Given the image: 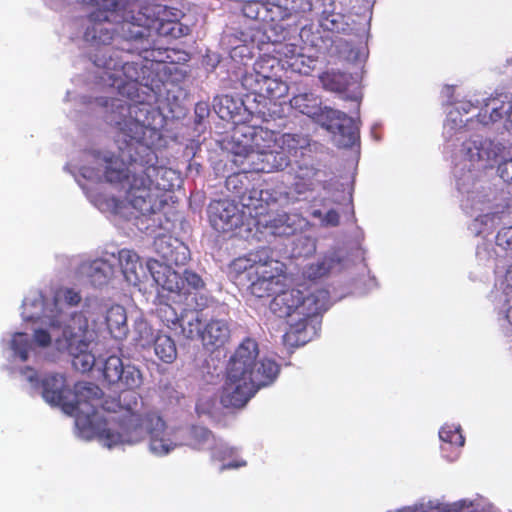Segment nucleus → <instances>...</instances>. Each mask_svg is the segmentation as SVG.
<instances>
[{
    "label": "nucleus",
    "instance_id": "obj_1",
    "mask_svg": "<svg viewBox=\"0 0 512 512\" xmlns=\"http://www.w3.org/2000/svg\"><path fill=\"white\" fill-rule=\"evenodd\" d=\"M115 127L121 157L131 166L126 199L141 214H152L160 193L174 188L175 171L158 165L153 149L161 133L149 122V107L143 104L129 108L128 118L115 121Z\"/></svg>",
    "mask_w": 512,
    "mask_h": 512
},
{
    "label": "nucleus",
    "instance_id": "obj_2",
    "mask_svg": "<svg viewBox=\"0 0 512 512\" xmlns=\"http://www.w3.org/2000/svg\"><path fill=\"white\" fill-rule=\"evenodd\" d=\"M258 343L245 338L231 356L222 387L220 402L226 408H242L262 387L272 384L280 372L279 364L269 358L258 360Z\"/></svg>",
    "mask_w": 512,
    "mask_h": 512
},
{
    "label": "nucleus",
    "instance_id": "obj_3",
    "mask_svg": "<svg viewBox=\"0 0 512 512\" xmlns=\"http://www.w3.org/2000/svg\"><path fill=\"white\" fill-rule=\"evenodd\" d=\"M127 48H107L102 54L93 56V63L98 68L103 69L99 78L111 88H115L117 93L132 103L120 104L117 107L121 109L122 117L118 121L128 118L129 108L133 105H147L149 107V122L152 124L155 112L151 105L141 100L139 90L141 87L154 91L160 87L161 79L157 73L153 72L152 67L145 64L129 60L132 45L127 42Z\"/></svg>",
    "mask_w": 512,
    "mask_h": 512
},
{
    "label": "nucleus",
    "instance_id": "obj_4",
    "mask_svg": "<svg viewBox=\"0 0 512 512\" xmlns=\"http://www.w3.org/2000/svg\"><path fill=\"white\" fill-rule=\"evenodd\" d=\"M329 299L328 290L305 283L277 293L270 302V310L287 319L284 342L294 347L306 344L310 340L309 323L328 309Z\"/></svg>",
    "mask_w": 512,
    "mask_h": 512
},
{
    "label": "nucleus",
    "instance_id": "obj_5",
    "mask_svg": "<svg viewBox=\"0 0 512 512\" xmlns=\"http://www.w3.org/2000/svg\"><path fill=\"white\" fill-rule=\"evenodd\" d=\"M290 105L301 114L316 118L326 130L338 132L341 147L350 148L359 142V127L355 120L340 110L327 106L321 107L320 100L314 93L304 92L294 95L290 99Z\"/></svg>",
    "mask_w": 512,
    "mask_h": 512
},
{
    "label": "nucleus",
    "instance_id": "obj_6",
    "mask_svg": "<svg viewBox=\"0 0 512 512\" xmlns=\"http://www.w3.org/2000/svg\"><path fill=\"white\" fill-rule=\"evenodd\" d=\"M81 4L90 5L95 8L88 16V25L84 32V40L95 48L90 53V59L93 61L95 54H102L103 50L113 48L110 46L114 39L116 29L115 24L124 22L129 27L128 20L120 13L119 0H79Z\"/></svg>",
    "mask_w": 512,
    "mask_h": 512
},
{
    "label": "nucleus",
    "instance_id": "obj_7",
    "mask_svg": "<svg viewBox=\"0 0 512 512\" xmlns=\"http://www.w3.org/2000/svg\"><path fill=\"white\" fill-rule=\"evenodd\" d=\"M306 140L297 134L280 135L277 148L261 152H250L242 158H233V163L244 172L274 173L285 170Z\"/></svg>",
    "mask_w": 512,
    "mask_h": 512
},
{
    "label": "nucleus",
    "instance_id": "obj_8",
    "mask_svg": "<svg viewBox=\"0 0 512 512\" xmlns=\"http://www.w3.org/2000/svg\"><path fill=\"white\" fill-rule=\"evenodd\" d=\"M147 268L155 281L160 287V298L171 299L174 302L182 297L188 298L204 294L205 282L202 277L192 270H184L183 275L172 269V266L161 263L157 259H150L147 262Z\"/></svg>",
    "mask_w": 512,
    "mask_h": 512
},
{
    "label": "nucleus",
    "instance_id": "obj_9",
    "mask_svg": "<svg viewBox=\"0 0 512 512\" xmlns=\"http://www.w3.org/2000/svg\"><path fill=\"white\" fill-rule=\"evenodd\" d=\"M150 8L145 7L137 16H131L134 22H129L128 32L134 41L147 42L152 32L159 36L179 38L186 34L187 27L178 21V13L167 7L159 8L157 16L151 17Z\"/></svg>",
    "mask_w": 512,
    "mask_h": 512
},
{
    "label": "nucleus",
    "instance_id": "obj_10",
    "mask_svg": "<svg viewBox=\"0 0 512 512\" xmlns=\"http://www.w3.org/2000/svg\"><path fill=\"white\" fill-rule=\"evenodd\" d=\"M165 422L156 415H148L146 419H132L128 423L125 432L121 435L108 434L112 444H134L140 442L146 435L150 437V450L156 455H165L173 449V444L169 438H166Z\"/></svg>",
    "mask_w": 512,
    "mask_h": 512
},
{
    "label": "nucleus",
    "instance_id": "obj_11",
    "mask_svg": "<svg viewBox=\"0 0 512 512\" xmlns=\"http://www.w3.org/2000/svg\"><path fill=\"white\" fill-rule=\"evenodd\" d=\"M251 265V294L258 297H269L274 285L284 273V264L274 258L270 247L262 246L248 252Z\"/></svg>",
    "mask_w": 512,
    "mask_h": 512
},
{
    "label": "nucleus",
    "instance_id": "obj_12",
    "mask_svg": "<svg viewBox=\"0 0 512 512\" xmlns=\"http://www.w3.org/2000/svg\"><path fill=\"white\" fill-rule=\"evenodd\" d=\"M251 265V294L258 297H269L274 285L284 273V264L274 258L270 247L262 246L248 252Z\"/></svg>",
    "mask_w": 512,
    "mask_h": 512
},
{
    "label": "nucleus",
    "instance_id": "obj_13",
    "mask_svg": "<svg viewBox=\"0 0 512 512\" xmlns=\"http://www.w3.org/2000/svg\"><path fill=\"white\" fill-rule=\"evenodd\" d=\"M120 393L117 397H108L104 399L102 408L105 411L113 413H121V416L117 419L119 424L118 430L114 431L110 428L103 429L99 436L105 441L108 447L114 446L108 434L121 435L125 432L128 423L132 422V419H146V416L153 415L152 413L141 414L138 408L141 406L140 395L136 392L137 388L129 387H118Z\"/></svg>",
    "mask_w": 512,
    "mask_h": 512
},
{
    "label": "nucleus",
    "instance_id": "obj_14",
    "mask_svg": "<svg viewBox=\"0 0 512 512\" xmlns=\"http://www.w3.org/2000/svg\"><path fill=\"white\" fill-rule=\"evenodd\" d=\"M231 138L233 158L277 148L280 143V136L275 131L246 123L235 126Z\"/></svg>",
    "mask_w": 512,
    "mask_h": 512
},
{
    "label": "nucleus",
    "instance_id": "obj_15",
    "mask_svg": "<svg viewBox=\"0 0 512 512\" xmlns=\"http://www.w3.org/2000/svg\"><path fill=\"white\" fill-rule=\"evenodd\" d=\"M102 375L110 386L139 388L142 384V375L135 366H124L118 356H109L103 365Z\"/></svg>",
    "mask_w": 512,
    "mask_h": 512
},
{
    "label": "nucleus",
    "instance_id": "obj_16",
    "mask_svg": "<svg viewBox=\"0 0 512 512\" xmlns=\"http://www.w3.org/2000/svg\"><path fill=\"white\" fill-rule=\"evenodd\" d=\"M469 161L482 162L484 168H492L498 162L504 147L491 139L475 135L462 144Z\"/></svg>",
    "mask_w": 512,
    "mask_h": 512
},
{
    "label": "nucleus",
    "instance_id": "obj_17",
    "mask_svg": "<svg viewBox=\"0 0 512 512\" xmlns=\"http://www.w3.org/2000/svg\"><path fill=\"white\" fill-rule=\"evenodd\" d=\"M192 301L193 308L183 309L181 311V320L179 322L178 329H180V334L186 339L201 340L204 327L202 324V311L209 306L211 298L204 293L199 294L197 297H193Z\"/></svg>",
    "mask_w": 512,
    "mask_h": 512
},
{
    "label": "nucleus",
    "instance_id": "obj_18",
    "mask_svg": "<svg viewBox=\"0 0 512 512\" xmlns=\"http://www.w3.org/2000/svg\"><path fill=\"white\" fill-rule=\"evenodd\" d=\"M102 397V390L95 384L89 382H78L74 386L70 404L72 408L67 407L68 414H83L90 417L97 412V402Z\"/></svg>",
    "mask_w": 512,
    "mask_h": 512
},
{
    "label": "nucleus",
    "instance_id": "obj_19",
    "mask_svg": "<svg viewBox=\"0 0 512 512\" xmlns=\"http://www.w3.org/2000/svg\"><path fill=\"white\" fill-rule=\"evenodd\" d=\"M211 226L217 232H228L238 227L241 221L238 206L228 199L213 200L208 206Z\"/></svg>",
    "mask_w": 512,
    "mask_h": 512
},
{
    "label": "nucleus",
    "instance_id": "obj_20",
    "mask_svg": "<svg viewBox=\"0 0 512 512\" xmlns=\"http://www.w3.org/2000/svg\"><path fill=\"white\" fill-rule=\"evenodd\" d=\"M62 337L58 345L69 354L88 349L91 339L87 319L82 314H74L71 322L63 329Z\"/></svg>",
    "mask_w": 512,
    "mask_h": 512
},
{
    "label": "nucleus",
    "instance_id": "obj_21",
    "mask_svg": "<svg viewBox=\"0 0 512 512\" xmlns=\"http://www.w3.org/2000/svg\"><path fill=\"white\" fill-rule=\"evenodd\" d=\"M302 221L298 214L281 211L259 217L257 224L271 235L289 237L301 230Z\"/></svg>",
    "mask_w": 512,
    "mask_h": 512
},
{
    "label": "nucleus",
    "instance_id": "obj_22",
    "mask_svg": "<svg viewBox=\"0 0 512 512\" xmlns=\"http://www.w3.org/2000/svg\"><path fill=\"white\" fill-rule=\"evenodd\" d=\"M154 247L157 255L163 264L168 266H183L190 259V251L178 238L162 234L156 237Z\"/></svg>",
    "mask_w": 512,
    "mask_h": 512
},
{
    "label": "nucleus",
    "instance_id": "obj_23",
    "mask_svg": "<svg viewBox=\"0 0 512 512\" xmlns=\"http://www.w3.org/2000/svg\"><path fill=\"white\" fill-rule=\"evenodd\" d=\"M239 172L229 175L225 181V186L235 198H237L244 207L257 209L261 207L264 190L255 188L249 189L247 174L239 168Z\"/></svg>",
    "mask_w": 512,
    "mask_h": 512
},
{
    "label": "nucleus",
    "instance_id": "obj_24",
    "mask_svg": "<svg viewBox=\"0 0 512 512\" xmlns=\"http://www.w3.org/2000/svg\"><path fill=\"white\" fill-rule=\"evenodd\" d=\"M139 332V341L142 347H145L153 340L154 351L157 357L164 363H172L177 358V348L174 340L165 334H158L155 338L153 337L152 328L146 323L141 322L136 326Z\"/></svg>",
    "mask_w": 512,
    "mask_h": 512
},
{
    "label": "nucleus",
    "instance_id": "obj_25",
    "mask_svg": "<svg viewBox=\"0 0 512 512\" xmlns=\"http://www.w3.org/2000/svg\"><path fill=\"white\" fill-rule=\"evenodd\" d=\"M272 21L293 19L300 22L313 11L312 0H268Z\"/></svg>",
    "mask_w": 512,
    "mask_h": 512
},
{
    "label": "nucleus",
    "instance_id": "obj_26",
    "mask_svg": "<svg viewBox=\"0 0 512 512\" xmlns=\"http://www.w3.org/2000/svg\"><path fill=\"white\" fill-rule=\"evenodd\" d=\"M42 396L46 402L53 406H60L64 412L66 408H72L70 398L72 390L66 385V379L62 374L46 375L42 381Z\"/></svg>",
    "mask_w": 512,
    "mask_h": 512
},
{
    "label": "nucleus",
    "instance_id": "obj_27",
    "mask_svg": "<svg viewBox=\"0 0 512 512\" xmlns=\"http://www.w3.org/2000/svg\"><path fill=\"white\" fill-rule=\"evenodd\" d=\"M261 69H263V62L257 61L253 69L242 76L241 84L249 94L272 98L274 97L273 85L276 84V80L263 73Z\"/></svg>",
    "mask_w": 512,
    "mask_h": 512
},
{
    "label": "nucleus",
    "instance_id": "obj_28",
    "mask_svg": "<svg viewBox=\"0 0 512 512\" xmlns=\"http://www.w3.org/2000/svg\"><path fill=\"white\" fill-rule=\"evenodd\" d=\"M504 116L512 125V99L503 94L495 98H489L477 115L478 121L483 125L500 121Z\"/></svg>",
    "mask_w": 512,
    "mask_h": 512
},
{
    "label": "nucleus",
    "instance_id": "obj_29",
    "mask_svg": "<svg viewBox=\"0 0 512 512\" xmlns=\"http://www.w3.org/2000/svg\"><path fill=\"white\" fill-rule=\"evenodd\" d=\"M230 339V327L226 320L211 318L203 327L202 343L209 349H219Z\"/></svg>",
    "mask_w": 512,
    "mask_h": 512
},
{
    "label": "nucleus",
    "instance_id": "obj_30",
    "mask_svg": "<svg viewBox=\"0 0 512 512\" xmlns=\"http://www.w3.org/2000/svg\"><path fill=\"white\" fill-rule=\"evenodd\" d=\"M105 323L113 338L122 340L127 336V315L126 310L122 305L115 304L106 310Z\"/></svg>",
    "mask_w": 512,
    "mask_h": 512
},
{
    "label": "nucleus",
    "instance_id": "obj_31",
    "mask_svg": "<svg viewBox=\"0 0 512 512\" xmlns=\"http://www.w3.org/2000/svg\"><path fill=\"white\" fill-rule=\"evenodd\" d=\"M320 170L313 166H299L292 184L295 193L301 195L314 191L320 184Z\"/></svg>",
    "mask_w": 512,
    "mask_h": 512
},
{
    "label": "nucleus",
    "instance_id": "obj_32",
    "mask_svg": "<svg viewBox=\"0 0 512 512\" xmlns=\"http://www.w3.org/2000/svg\"><path fill=\"white\" fill-rule=\"evenodd\" d=\"M251 265L248 253L234 258L228 265V276L237 285L251 292Z\"/></svg>",
    "mask_w": 512,
    "mask_h": 512
},
{
    "label": "nucleus",
    "instance_id": "obj_33",
    "mask_svg": "<svg viewBox=\"0 0 512 512\" xmlns=\"http://www.w3.org/2000/svg\"><path fill=\"white\" fill-rule=\"evenodd\" d=\"M118 262L121 271L128 282L139 280V271L143 269L142 261L139 255L131 249H121L118 252Z\"/></svg>",
    "mask_w": 512,
    "mask_h": 512
},
{
    "label": "nucleus",
    "instance_id": "obj_34",
    "mask_svg": "<svg viewBox=\"0 0 512 512\" xmlns=\"http://www.w3.org/2000/svg\"><path fill=\"white\" fill-rule=\"evenodd\" d=\"M143 43L141 42V44ZM134 48L139 50V56L143 58L145 64L152 67L154 73L158 74L161 66H164L166 63H173L168 49H150L144 45H141V47L135 46Z\"/></svg>",
    "mask_w": 512,
    "mask_h": 512
},
{
    "label": "nucleus",
    "instance_id": "obj_35",
    "mask_svg": "<svg viewBox=\"0 0 512 512\" xmlns=\"http://www.w3.org/2000/svg\"><path fill=\"white\" fill-rule=\"evenodd\" d=\"M339 260L331 255H324L316 262L308 264L303 270L304 278L316 281L327 276Z\"/></svg>",
    "mask_w": 512,
    "mask_h": 512
},
{
    "label": "nucleus",
    "instance_id": "obj_36",
    "mask_svg": "<svg viewBox=\"0 0 512 512\" xmlns=\"http://www.w3.org/2000/svg\"><path fill=\"white\" fill-rule=\"evenodd\" d=\"M113 275L114 266L107 260L96 259L89 266L88 277L95 287L107 284Z\"/></svg>",
    "mask_w": 512,
    "mask_h": 512
},
{
    "label": "nucleus",
    "instance_id": "obj_37",
    "mask_svg": "<svg viewBox=\"0 0 512 512\" xmlns=\"http://www.w3.org/2000/svg\"><path fill=\"white\" fill-rule=\"evenodd\" d=\"M319 80L325 90L342 93L349 85V77L339 71H326L319 76Z\"/></svg>",
    "mask_w": 512,
    "mask_h": 512
},
{
    "label": "nucleus",
    "instance_id": "obj_38",
    "mask_svg": "<svg viewBox=\"0 0 512 512\" xmlns=\"http://www.w3.org/2000/svg\"><path fill=\"white\" fill-rule=\"evenodd\" d=\"M118 149L120 148L118 147ZM119 157L121 159L120 163L110 159L106 166L104 177L109 183H121L124 179L130 180L131 178V176H129L131 166L127 161H123L121 150H119Z\"/></svg>",
    "mask_w": 512,
    "mask_h": 512
},
{
    "label": "nucleus",
    "instance_id": "obj_39",
    "mask_svg": "<svg viewBox=\"0 0 512 512\" xmlns=\"http://www.w3.org/2000/svg\"><path fill=\"white\" fill-rule=\"evenodd\" d=\"M318 22L324 31L340 34L349 30V24L345 20V15L341 12H335L327 17H318Z\"/></svg>",
    "mask_w": 512,
    "mask_h": 512
},
{
    "label": "nucleus",
    "instance_id": "obj_40",
    "mask_svg": "<svg viewBox=\"0 0 512 512\" xmlns=\"http://www.w3.org/2000/svg\"><path fill=\"white\" fill-rule=\"evenodd\" d=\"M156 313L161 322L171 330H177L181 320V313L179 314L175 307L167 302L160 301L157 306Z\"/></svg>",
    "mask_w": 512,
    "mask_h": 512
},
{
    "label": "nucleus",
    "instance_id": "obj_41",
    "mask_svg": "<svg viewBox=\"0 0 512 512\" xmlns=\"http://www.w3.org/2000/svg\"><path fill=\"white\" fill-rule=\"evenodd\" d=\"M69 355L72 357L73 367L81 373L89 372L95 365V356L89 351V348L72 352Z\"/></svg>",
    "mask_w": 512,
    "mask_h": 512
},
{
    "label": "nucleus",
    "instance_id": "obj_42",
    "mask_svg": "<svg viewBox=\"0 0 512 512\" xmlns=\"http://www.w3.org/2000/svg\"><path fill=\"white\" fill-rule=\"evenodd\" d=\"M440 439L450 445L456 447H462L465 442V438L461 433V429L459 427L453 426H443L439 431Z\"/></svg>",
    "mask_w": 512,
    "mask_h": 512
},
{
    "label": "nucleus",
    "instance_id": "obj_43",
    "mask_svg": "<svg viewBox=\"0 0 512 512\" xmlns=\"http://www.w3.org/2000/svg\"><path fill=\"white\" fill-rule=\"evenodd\" d=\"M11 348L19 356L21 361L28 359L30 350V340L26 333L18 332L15 333L11 340Z\"/></svg>",
    "mask_w": 512,
    "mask_h": 512
},
{
    "label": "nucleus",
    "instance_id": "obj_44",
    "mask_svg": "<svg viewBox=\"0 0 512 512\" xmlns=\"http://www.w3.org/2000/svg\"><path fill=\"white\" fill-rule=\"evenodd\" d=\"M211 438L212 432L202 426H193L190 430V439L194 448L201 449Z\"/></svg>",
    "mask_w": 512,
    "mask_h": 512
},
{
    "label": "nucleus",
    "instance_id": "obj_45",
    "mask_svg": "<svg viewBox=\"0 0 512 512\" xmlns=\"http://www.w3.org/2000/svg\"><path fill=\"white\" fill-rule=\"evenodd\" d=\"M273 53L279 61L289 60L298 55V46L292 43L279 42L274 44Z\"/></svg>",
    "mask_w": 512,
    "mask_h": 512
},
{
    "label": "nucleus",
    "instance_id": "obj_46",
    "mask_svg": "<svg viewBox=\"0 0 512 512\" xmlns=\"http://www.w3.org/2000/svg\"><path fill=\"white\" fill-rule=\"evenodd\" d=\"M57 297L63 298L65 303H67L69 306H77L82 300L80 293L73 288L61 289L57 293Z\"/></svg>",
    "mask_w": 512,
    "mask_h": 512
},
{
    "label": "nucleus",
    "instance_id": "obj_47",
    "mask_svg": "<svg viewBox=\"0 0 512 512\" xmlns=\"http://www.w3.org/2000/svg\"><path fill=\"white\" fill-rule=\"evenodd\" d=\"M260 6L265 7L266 9L269 7L268 1L263 2H244L242 7V12L244 16L250 19H257L259 16V8Z\"/></svg>",
    "mask_w": 512,
    "mask_h": 512
},
{
    "label": "nucleus",
    "instance_id": "obj_48",
    "mask_svg": "<svg viewBox=\"0 0 512 512\" xmlns=\"http://www.w3.org/2000/svg\"><path fill=\"white\" fill-rule=\"evenodd\" d=\"M497 245L512 249V227L503 228L496 236Z\"/></svg>",
    "mask_w": 512,
    "mask_h": 512
},
{
    "label": "nucleus",
    "instance_id": "obj_49",
    "mask_svg": "<svg viewBox=\"0 0 512 512\" xmlns=\"http://www.w3.org/2000/svg\"><path fill=\"white\" fill-rule=\"evenodd\" d=\"M320 2L319 17H327L334 14L336 11L335 0H318Z\"/></svg>",
    "mask_w": 512,
    "mask_h": 512
},
{
    "label": "nucleus",
    "instance_id": "obj_50",
    "mask_svg": "<svg viewBox=\"0 0 512 512\" xmlns=\"http://www.w3.org/2000/svg\"><path fill=\"white\" fill-rule=\"evenodd\" d=\"M498 171H499L500 177L505 182L512 183V159L505 160L504 162L500 163L498 166Z\"/></svg>",
    "mask_w": 512,
    "mask_h": 512
},
{
    "label": "nucleus",
    "instance_id": "obj_51",
    "mask_svg": "<svg viewBox=\"0 0 512 512\" xmlns=\"http://www.w3.org/2000/svg\"><path fill=\"white\" fill-rule=\"evenodd\" d=\"M339 223H340V215L336 210L330 209L329 211H327L324 214V217L322 220V225L335 227V226H338Z\"/></svg>",
    "mask_w": 512,
    "mask_h": 512
},
{
    "label": "nucleus",
    "instance_id": "obj_52",
    "mask_svg": "<svg viewBox=\"0 0 512 512\" xmlns=\"http://www.w3.org/2000/svg\"><path fill=\"white\" fill-rule=\"evenodd\" d=\"M34 341L41 347H47L51 343V336L44 329H37L34 332Z\"/></svg>",
    "mask_w": 512,
    "mask_h": 512
},
{
    "label": "nucleus",
    "instance_id": "obj_53",
    "mask_svg": "<svg viewBox=\"0 0 512 512\" xmlns=\"http://www.w3.org/2000/svg\"><path fill=\"white\" fill-rule=\"evenodd\" d=\"M232 102V99L229 98L228 96H224L220 99V107H219V110H218V114L219 116L222 118V119H225L226 117H228L231 112L229 111V103Z\"/></svg>",
    "mask_w": 512,
    "mask_h": 512
},
{
    "label": "nucleus",
    "instance_id": "obj_54",
    "mask_svg": "<svg viewBox=\"0 0 512 512\" xmlns=\"http://www.w3.org/2000/svg\"><path fill=\"white\" fill-rule=\"evenodd\" d=\"M245 465H246V461H244V460H237V461H232V462L223 464L221 466L220 470L224 471V470H227V469H235V468L243 467Z\"/></svg>",
    "mask_w": 512,
    "mask_h": 512
},
{
    "label": "nucleus",
    "instance_id": "obj_55",
    "mask_svg": "<svg viewBox=\"0 0 512 512\" xmlns=\"http://www.w3.org/2000/svg\"><path fill=\"white\" fill-rule=\"evenodd\" d=\"M310 216L313 217V218H316V219H319L321 222L323 220V217H324V214L322 213L321 210L319 209H313L311 212H310Z\"/></svg>",
    "mask_w": 512,
    "mask_h": 512
},
{
    "label": "nucleus",
    "instance_id": "obj_56",
    "mask_svg": "<svg viewBox=\"0 0 512 512\" xmlns=\"http://www.w3.org/2000/svg\"><path fill=\"white\" fill-rule=\"evenodd\" d=\"M506 319L512 325V305H510L506 311Z\"/></svg>",
    "mask_w": 512,
    "mask_h": 512
},
{
    "label": "nucleus",
    "instance_id": "obj_57",
    "mask_svg": "<svg viewBox=\"0 0 512 512\" xmlns=\"http://www.w3.org/2000/svg\"><path fill=\"white\" fill-rule=\"evenodd\" d=\"M398 512H415V511L410 508H405V509L399 510Z\"/></svg>",
    "mask_w": 512,
    "mask_h": 512
},
{
    "label": "nucleus",
    "instance_id": "obj_58",
    "mask_svg": "<svg viewBox=\"0 0 512 512\" xmlns=\"http://www.w3.org/2000/svg\"><path fill=\"white\" fill-rule=\"evenodd\" d=\"M29 380H30L31 382H33L34 380H36V375H30V376H29Z\"/></svg>",
    "mask_w": 512,
    "mask_h": 512
}]
</instances>
